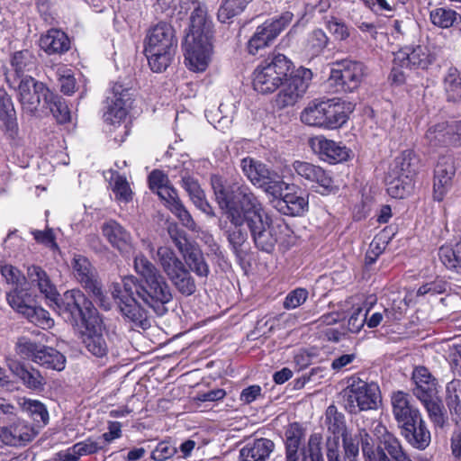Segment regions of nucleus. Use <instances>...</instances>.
Instances as JSON below:
<instances>
[{
	"mask_svg": "<svg viewBox=\"0 0 461 461\" xmlns=\"http://www.w3.org/2000/svg\"><path fill=\"white\" fill-rule=\"evenodd\" d=\"M435 58L426 46L418 45L413 48H405L395 54L394 63L401 67L427 69Z\"/></svg>",
	"mask_w": 461,
	"mask_h": 461,
	"instance_id": "15",
	"label": "nucleus"
},
{
	"mask_svg": "<svg viewBox=\"0 0 461 461\" xmlns=\"http://www.w3.org/2000/svg\"><path fill=\"white\" fill-rule=\"evenodd\" d=\"M341 403L350 414L377 409L381 402L379 386L353 375L347 381V386L340 393Z\"/></svg>",
	"mask_w": 461,
	"mask_h": 461,
	"instance_id": "5",
	"label": "nucleus"
},
{
	"mask_svg": "<svg viewBox=\"0 0 461 461\" xmlns=\"http://www.w3.org/2000/svg\"><path fill=\"white\" fill-rule=\"evenodd\" d=\"M28 277L31 284L38 287L46 300L50 302L59 299V294L56 286L51 283L47 273L40 267L32 266L28 267Z\"/></svg>",
	"mask_w": 461,
	"mask_h": 461,
	"instance_id": "31",
	"label": "nucleus"
},
{
	"mask_svg": "<svg viewBox=\"0 0 461 461\" xmlns=\"http://www.w3.org/2000/svg\"><path fill=\"white\" fill-rule=\"evenodd\" d=\"M176 245L184 259L194 260L201 258V251L188 243L186 240H176Z\"/></svg>",
	"mask_w": 461,
	"mask_h": 461,
	"instance_id": "62",
	"label": "nucleus"
},
{
	"mask_svg": "<svg viewBox=\"0 0 461 461\" xmlns=\"http://www.w3.org/2000/svg\"><path fill=\"white\" fill-rule=\"evenodd\" d=\"M308 298V291L304 288H296L291 291L285 298L283 306L286 310L295 309L302 305Z\"/></svg>",
	"mask_w": 461,
	"mask_h": 461,
	"instance_id": "53",
	"label": "nucleus"
},
{
	"mask_svg": "<svg viewBox=\"0 0 461 461\" xmlns=\"http://www.w3.org/2000/svg\"><path fill=\"white\" fill-rule=\"evenodd\" d=\"M343 447L345 450V457L349 461H357L359 454L358 440L348 437L347 435L342 437Z\"/></svg>",
	"mask_w": 461,
	"mask_h": 461,
	"instance_id": "63",
	"label": "nucleus"
},
{
	"mask_svg": "<svg viewBox=\"0 0 461 461\" xmlns=\"http://www.w3.org/2000/svg\"><path fill=\"white\" fill-rule=\"evenodd\" d=\"M36 432L27 421L17 419L9 426L0 428V440L5 445L19 447L32 441Z\"/></svg>",
	"mask_w": 461,
	"mask_h": 461,
	"instance_id": "16",
	"label": "nucleus"
},
{
	"mask_svg": "<svg viewBox=\"0 0 461 461\" xmlns=\"http://www.w3.org/2000/svg\"><path fill=\"white\" fill-rule=\"evenodd\" d=\"M294 14L285 12L278 17L266 21L258 26L255 33L248 42V51L256 55L259 50L267 47L280 32L292 22Z\"/></svg>",
	"mask_w": 461,
	"mask_h": 461,
	"instance_id": "8",
	"label": "nucleus"
},
{
	"mask_svg": "<svg viewBox=\"0 0 461 461\" xmlns=\"http://www.w3.org/2000/svg\"><path fill=\"white\" fill-rule=\"evenodd\" d=\"M425 140L432 148L450 146L447 135V122L430 126L426 131Z\"/></svg>",
	"mask_w": 461,
	"mask_h": 461,
	"instance_id": "41",
	"label": "nucleus"
},
{
	"mask_svg": "<svg viewBox=\"0 0 461 461\" xmlns=\"http://www.w3.org/2000/svg\"><path fill=\"white\" fill-rule=\"evenodd\" d=\"M443 85L447 101H461V72L454 68H449L444 77Z\"/></svg>",
	"mask_w": 461,
	"mask_h": 461,
	"instance_id": "40",
	"label": "nucleus"
},
{
	"mask_svg": "<svg viewBox=\"0 0 461 461\" xmlns=\"http://www.w3.org/2000/svg\"><path fill=\"white\" fill-rule=\"evenodd\" d=\"M50 302L72 324L77 325L81 322L84 325L90 318L99 315L93 303L77 289L67 291L61 298L59 295V299Z\"/></svg>",
	"mask_w": 461,
	"mask_h": 461,
	"instance_id": "6",
	"label": "nucleus"
},
{
	"mask_svg": "<svg viewBox=\"0 0 461 461\" xmlns=\"http://www.w3.org/2000/svg\"><path fill=\"white\" fill-rule=\"evenodd\" d=\"M325 426L329 432L333 437H343L346 434L347 426L345 416L342 412H339L335 405H330L325 412Z\"/></svg>",
	"mask_w": 461,
	"mask_h": 461,
	"instance_id": "39",
	"label": "nucleus"
},
{
	"mask_svg": "<svg viewBox=\"0 0 461 461\" xmlns=\"http://www.w3.org/2000/svg\"><path fill=\"white\" fill-rule=\"evenodd\" d=\"M1 274L5 279L14 285H20L24 280L23 274L15 267L10 264H4L0 267Z\"/></svg>",
	"mask_w": 461,
	"mask_h": 461,
	"instance_id": "61",
	"label": "nucleus"
},
{
	"mask_svg": "<svg viewBox=\"0 0 461 461\" xmlns=\"http://www.w3.org/2000/svg\"><path fill=\"white\" fill-rule=\"evenodd\" d=\"M312 187L315 192L323 195L335 193L338 190L330 174L325 171L322 167L318 170V174L312 182Z\"/></svg>",
	"mask_w": 461,
	"mask_h": 461,
	"instance_id": "47",
	"label": "nucleus"
},
{
	"mask_svg": "<svg viewBox=\"0 0 461 461\" xmlns=\"http://www.w3.org/2000/svg\"><path fill=\"white\" fill-rule=\"evenodd\" d=\"M385 183L387 193L393 198H403L412 188V179L394 173L390 169L385 177Z\"/></svg>",
	"mask_w": 461,
	"mask_h": 461,
	"instance_id": "35",
	"label": "nucleus"
},
{
	"mask_svg": "<svg viewBox=\"0 0 461 461\" xmlns=\"http://www.w3.org/2000/svg\"><path fill=\"white\" fill-rule=\"evenodd\" d=\"M185 64L194 72H203L209 64L212 49V40L185 39Z\"/></svg>",
	"mask_w": 461,
	"mask_h": 461,
	"instance_id": "12",
	"label": "nucleus"
},
{
	"mask_svg": "<svg viewBox=\"0 0 461 461\" xmlns=\"http://www.w3.org/2000/svg\"><path fill=\"white\" fill-rule=\"evenodd\" d=\"M32 234L38 243L42 244L51 249H58L56 238L52 229H47L45 230H35L32 231Z\"/></svg>",
	"mask_w": 461,
	"mask_h": 461,
	"instance_id": "59",
	"label": "nucleus"
},
{
	"mask_svg": "<svg viewBox=\"0 0 461 461\" xmlns=\"http://www.w3.org/2000/svg\"><path fill=\"white\" fill-rule=\"evenodd\" d=\"M360 440L362 445V453L365 457V461H378L379 459V454L381 452H384L381 447H377L376 449L374 448L373 444L371 443V437L366 433L364 432L363 434H360Z\"/></svg>",
	"mask_w": 461,
	"mask_h": 461,
	"instance_id": "54",
	"label": "nucleus"
},
{
	"mask_svg": "<svg viewBox=\"0 0 461 461\" xmlns=\"http://www.w3.org/2000/svg\"><path fill=\"white\" fill-rule=\"evenodd\" d=\"M211 185L216 200L225 209L230 222L228 240L235 255L244 257L242 245L248 239V230L258 249L271 252L278 240V233L289 232L283 221H273L259 199L245 185H230L220 176L211 177Z\"/></svg>",
	"mask_w": 461,
	"mask_h": 461,
	"instance_id": "1",
	"label": "nucleus"
},
{
	"mask_svg": "<svg viewBox=\"0 0 461 461\" xmlns=\"http://www.w3.org/2000/svg\"><path fill=\"white\" fill-rule=\"evenodd\" d=\"M419 163L416 154L411 149H406L395 158L390 170L412 179L418 171Z\"/></svg>",
	"mask_w": 461,
	"mask_h": 461,
	"instance_id": "32",
	"label": "nucleus"
},
{
	"mask_svg": "<svg viewBox=\"0 0 461 461\" xmlns=\"http://www.w3.org/2000/svg\"><path fill=\"white\" fill-rule=\"evenodd\" d=\"M43 108L49 109L59 123H65L70 120V113L63 99L52 92L45 102Z\"/></svg>",
	"mask_w": 461,
	"mask_h": 461,
	"instance_id": "42",
	"label": "nucleus"
},
{
	"mask_svg": "<svg viewBox=\"0 0 461 461\" xmlns=\"http://www.w3.org/2000/svg\"><path fill=\"white\" fill-rule=\"evenodd\" d=\"M42 346L43 345L36 343L28 338L23 337L17 340L15 350L16 353L22 357L31 359L35 363V359L38 357Z\"/></svg>",
	"mask_w": 461,
	"mask_h": 461,
	"instance_id": "49",
	"label": "nucleus"
},
{
	"mask_svg": "<svg viewBox=\"0 0 461 461\" xmlns=\"http://www.w3.org/2000/svg\"><path fill=\"white\" fill-rule=\"evenodd\" d=\"M73 271L77 281L102 301L104 295L97 279V273L90 261H73Z\"/></svg>",
	"mask_w": 461,
	"mask_h": 461,
	"instance_id": "20",
	"label": "nucleus"
},
{
	"mask_svg": "<svg viewBox=\"0 0 461 461\" xmlns=\"http://www.w3.org/2000/svg\"><path fill=\"white\" fill-rule=\"evenodd\" d=\"M240 167L254 185L262 188L271 196L280 194L284 188L289 189V185L285 183L276 171L269 169L260 161L245 158L241 160Z\"/></svg>",
	"mask_w": 461,
	"mask_h": 461,
	"instance_id": "7",
	"label": "nucleus"
},
{
	"mask_svg": "<svg viewBox=\"0 0 461 461\" xmlns=\"http://www.w3.org/2000/svg\"><path fill=\"white\" fill-rule=\"evenodd\" d=\"M102 231L108 241L120 251H127L131 248V234L116 221L104 222Z\"/></svg>",
	"mask_w": 461,
	"mask_h": 461,
	"instance_id": "30",
	"label": "nucleus"
},
{
	"mask_svg": "<svg viewBox=\"0 0 461 461\" xmlns=\"http://www.w3.org/2000/svg\"><path fill=\"white\" fill-rule=\"evenodd\" d=\"M456 174V167L450 157L441 158L434 171L433 197L440 202L452 185V179Z\"/></svg>",
	"mask_w": 461,
	"mask_h": 461,
	"instance_id": "17",
	"label": "nucleus"
},
{
	"mask_svg": "<svg viewBox=\"0 0 461 461\" xmlns=\"http://www.w3.org/2000/svg\"><path fill=\"white\" fill-rule=\"evenodd\" d=\"M420 402L424 405L431 421L436 426L442 427L445 423V410L438 395H434Z\"/></svg>",
	"mask_w": 461,
	"mask_h": 461,
	"instance_id": "43",
	"label": "nucleus"
},
{
	"mask_svg": "<svg viewBox=\"0 0 461 461\" xmlns=\"http://www.w3.org/2000/svg\"><path fill=\"white\" fill-rule=\"evenodd\" d=\"M329 38L321 29L312 31L307 40L308 50L312 55H319L328 45Z\"/></svg>",
	"mask_w": 461,
	"mask_h": 461,
	"instance_id": "51",
	"label": "nucleus"
},
{
	"mask_svg": "<svg viewBox=\"0 0 461 461\" xmlns=\"http://www.w3.org/2000/svg\"><path fill=\"white\" fill-rule=\"evenodd\" d=\"M292 61L283 54L268 56L254 70L253 86L261 94H272L280 89L274 99L278 109L294 105L306 93L312 73L300 68L290 73Z\"/></svg>",
	"mask_w": 461,
	"mask_h": 461,
	"instance_id": "3",
	"label": "nucleus"
},
{
	"mask_svg": "<svg viewBox=\"0 0 461 461\" xmlns=\"http://www.w3.org/2000/svg\"><path fill=\"white\" fill-rule=\"evenodd\" d=\"M375 430L381 445L384 447L382 449L386 451L393 461H412L404 451L400 440L388 432L384 426L378 424Z\"/></svg>",
	"mask_w": 461,
	"mask_h": 461,
	"instance_id": "29",
	"label": "nucleus"
},
{
	"mask_svg": "<svg viewBox=\"0 0 461 461\" xmlns=\"http://www.w3.org/2000/svg\"><path fill=\"white\" fill-rule=\"evenodd\" d=\"M133 264L140 280L125 278L122 285L113 284L111 293L123 318L132 326L145 329L149 325L145 306L162 315L167 312L165 304L173 296L160 270L152 261H133Z\"/></svg>",
	"mask_w": 461,
	"mask_h": 461,
	"instance_id": "2",
	"label": "nucleus"
},
{
	"mask_svg": "<svg viewBox=\"0 0 461 461\" xmlns=\"http://www.w3.org/2000/svg\"><path fill=\"white\" fill-rule=\"evenodd\" d=\"M40 47L49 55H60L70 49V41L61 30L50 29L41 35Z\"/></svg>",
	"mask_w": 461,
	"mask_h": 461,
	"instance_id": "28",
	"label": "nucleus"
},
{
	"mask_svg": "<svg viewBox=\"0 0 461 461\" xmlns=\"http://www.w3.org/2000/svg\"><path fill=\"white\" fill-rule=\"evenodd\" d=\"M429 17L434 25L440 28H449L456 22L457 14L452 9L439 7L432 10Z\"/></svg>",
	"mask_w": 461,
	"mask_h": 461,
	"instance_id": "48",
	"label": "nucleus"
},
{
	"mask_svg": "<svg viewBox=\"0 0 461 461\" xmlns=\"http://www.w3.org/2000/svg\"><path fill=\"white\" fill-rule=\"evenodd\" d=\"M182 186L187 192V194L190 196V199L199 210H201L203 212L208 215H214L212 208L205 200L204 193L202 190L197 180L191 176H183Z\"/></svg>",
	"mask_w": 461,
	"mask_h": 461,
	"instance_id": "33",
	"label": "nucleus"
},
{
	"mask_svg": "<svg viewBox=\"0 0 461 461\" xmlns=\"http://www.w3.org/2000/svg\"><path fill=\"white\" fill-rule=\"evenodd\" d=\"M157 194L164 201L166 207L177 217L185 227L191 230H197L196 223L181 202L174 187L168 185L164 188H160V190L157 192Z\"/></svg>",
	"mask_w": 461,
	"mask_h": 461,
	"instance_id": "18",
	"label": "nucleus"
},
{
	"mask_svg": "<svg viewBox=\"0 0 461 461\" xmlns=\"http://www.w3.org/2000/svg\"><path fill=\"white\" fill-rule=\"evenodd\" d=\"M391 403L394 418L401 426L413 421V419H418L420 415V411L411 404L409 394L402 391L393 393Z\"/></svg>",
	"mask_w": 461,
	"mask_h": 461,
	"instance_id": "24",
	"label": "nucleus"
},
{
	"mask_svg": "<svg viewBox=\"0 0 461 461\" xmlns=\"http://www.w3.org/2000/svg\"><path fill=\"white\" fill-rule=\"evenodd\" d=\"M50 94L45 84L30 76L23 77L18 85L19 100L30 113L37 111L41 104L43 106Z\"/></svg>",
	"mask_w": 461,
	"mask_h": 461,
	"instance_id": "10",
	"label": "nucleus"
},
{
	"mask_svg": "<svg viewBox=\"0 0 461 461\" xmlns=\"http://www.w3.org/2000/svg\"><path fill=\"white\" fill-rule=\"evenodd\" d=\"M212 39V23L207 18L206 10L198 4L190 17L189 32L185 39Z\"/></svg>",
	"mask_w": 461,
	"mask_h": 461,
	"instance_id": "22",
	"label": "nucleus"
},
{
	"mask_svg": "<svg viewBox=\"0 0 461 461\" xmlns=\"http://www.w3.org/2000/svg\"><path fill=\"white\" fill-rule=\"evenodd\" d=\"M338 68H331L329 80L341 91L352 93L357 90L366 75L362 62L341 60L336 63Z\"/></svg>",
	"mask_w": 461,
	"mask_h": 461,
	"instance_id": "9",
	"label": "nucleus"
},
{
	"mask_svg": "<svg viewBox=\"0 0 461 461\" xmlns=\"http://www.w3.org/2000/svg\"><path fill=\"white\" fill-rule=\"evenodd\" d=\"M270 201L280 213L288 216H302L309 208L308 195L302 192L285 193L283 191Z\"/></svg>",
	"mask_w": 461,
	"mask_h": 461,
	"instance_id": "14",
	"label": "nucleus"
},
{
	"mask_svg": "<svg viewBox=\"0 0 461 461\" xmlns=\"http://www.w3.org/2000/svg\"><path fill=\"white\" fill-rule=\"evenodd\" d=\"M368 311L369 308L364 312L362 307L354 310L348 321V329L350 332L357 333L360 331L366 321Z\"/></svg>",
	"mask_w": 461,
	"mask_h": 461,
	"instance_id": "55",
	"label": "nucleus"
},
{
	"mask_svg": "<svg viewBox=\"0 0 461 461\" xmlns=\"http://www.w3.org/2000/svg\"><path fill=\"white\" fill-rule=\"evenodd\" d=\"M401 427L403 436L412 447L418 449H425L429 446L430 432L420 415L418 416V419H413V421H409Z\"/></svg>",
	"mask_w": 461,
	"mask_h": 461,
	"instance_id": "23",
	"label": "nucleus"
},
{
	"mask_svg": "<svg viewBox=\"0 0 461 461\" xmlns=\"http://www.w3.org/2000/svg\"><path fill=\"white\" fill-rule=\"evenodd\" d=\"M322 437L319 433H313L308 439L307 446L302 449L303 460L315 456L321 451Z\"/></svg>",
	"mask_w": 461,
	"mask_h": 461,
	"instance_id": "57",
	"label": "nucleus"
},
{
	"mask_svg": "<svg viewBox=\"0 0 461 461\" xmlns=\"http://www.w3.org/2000/svg\"><path fill=\"white\" fill-rule=\"evenodd\" d=\"M83 326L81 339L85 348L96 357H105L108 353V344L104 334V328L100 315L90 318Z\"/></svg>",
	"mask_w": 461,
	"mask_h": 461,
	"instance_id": "11",
	"label": "nucleus"
},
{
	"mask_svg": "<svg viewBox=\"0 0 461 461\" xmlns=\"http://www.w3.org/2000/svg\"><path fill=\"white\" fill-rule=\"evenodd\" d=\"M25 407L33 416L34 420L47 423L49 413L43 403L39 401L31 400L25 402Z\"/></svg>",
	"mask_w": 461,
	"mask_h": 461,
	"instance_id": "60",
	"label": "nucleus"
},
{
	"mask_svg": "<svg viewBox=\"0 0 461 461\" xmlns=\"http://www.w3.org/2000/svg\"><path fill=\"white\" fill-rule=\"evenodd\" d=\"M325 100H313L301 113V121L309 126L322 127L325 121Z\"/></svg>",
	"mask_w": 461,
	"mask_h": 461,
	"instance_id": "36",
	"label": "nucleus"
},
{
	"mask_svg": "<svg viewBox=\"0 0 461 461\" xmlns=\"http://www.w3.org/2000/svg\"><path fill=\"white\" fill-rule=\"evenodd\" d=\"M275 449V443L265 438L247 443L240 451V461H266Z\"/></svg>",
	"mask_w": 461,
	"mask_h": 461,
	"instance_id": "26",
	"label": "nucleus"
},
{
	"mask_svg": "<svg viewBox=\"0 0 461 461\" xmlns=\"http://www.w3.org/2000/svg\"><path fill=\"white\" fill-rule=\"evenodd\" d=\"M412 393L420 401L438 394L436 379L428 368L416 367L412 373Z\"/></svg>",
	"mask_w": 461,
	"mask_h": 461,
	"instance_id": "21",
	"label": "nucleus"
},
{
	"mask_svg": "<svg viewBox=\"0 0 461 461\" xmlns=\"http://www.w3.org/2000/svg\"><path fill=\"white\" fill-rule=\"evenodd\" d=\"M162 267L177 291L190 296L196 291V285L183 261H163Z\"/></svg>",
	"mask_w": 461,
	"mask_h": 461,
	"instance_id": "13",
	"label": "nucleus"
},
{
	"mask_svg": "<svg viewBox=\"0 0 461 461\" xmlns=\"http://www.w3.org/2000/svg\"><path fill=\"white\" fill-rule=\"evenodd\" d=\"M312 149L322 159L329 163H340L349 158L350 150L344 145L324 138H316L312 141Z\"/></svg>",
	"mask_w": 461,
	"mask_h": 461,
	"instance_id": "19",
	"label": "nucleus"
},
{
	"mask_svg": "<svg viewBox=\"0 0 461 461\" xmlns=\"http://www.w3.org/2000/svg\"><path fill=\"white\" fill-rule=\"evenodd\" d=\"M176 452V448L169 442H159L151 453V458L155 461H165L172 457Z\"/></svg>",
	"mask_w": 461,
	"mask_h": 461,
	"instance_id": "58",
	"label": "nucleus"
},
{
	"mask_svg": "<svg viewBox=\"0 0 461 461\" xmlns=\"http://www.w3.org/2000/svg\"><path fill=\"white\" fill-rule=\"evenodd\" d=\"M35 363L45 368L62 371L66 366V357L57 349L42 346Z\"/></svg>",
	"mask_w": 461,
	"mask_h": 461,
	"instance_id": "37",
	"label": "nucleus"
},
{
	"mask_svg": "<svg viewBox=\"0 0 461 461\" xmlns=\"http://www.w3.org/2000/svg\"><path fill=\"white\" fill-rule=\"evenodd\" d=\"M325 121L323 128L337 129L342 126L348 120L344 104L335 102L334 99L325 100Z\"/></svg>",
	"mask_w": 461,
	"mask_h": 461,
	"instance_id": "34",
	"label": "nucleus"
},
{
	"mask_svg": "<svg viewBox=\"0 0 461 461\" xmlns=\"http://www.w3.org/2000/svg\"><path fill=\"white\" fill-rule=\"evenodd\" d=\"M11 68L5 72L6 82L12 86L16 78H23L26 71H31L35 65V57L27 50L14 53Z\"/></svg>",
	"mask_w": 461,
	"mask_h": 461,
	"instance_id": "27",
	"label": "nucleus"
},
{
	"mask_svg": "<svg viewBox=\"0 0 461 461\" xmlns=\"http://www.w3.org/2000/svg\"><path fill=\"white\" fill-rule=\"evenodd\" d=\"M447 405L451 412L456 416V422L461 421V381L453 380L447 384Z\"/></svg>",
	"mask_w": 461,
	"mask_h": 461,
	"instance_id": "44",
	"label": "nucleus"
},
{
	"mask_svg": "<svg viewBox=\"0 0 461 461\" xmlns=\"http://www.w3.org/2000/svg\"><path fill=\"white\" fill-rule=\"evenodd\" d=\"M6 300L11 308L23 316L33 303L32 294L26 289L18 287L6 294Z\"/></svg>",
	"mask_w": 461,
	"mask_h": 461,
	"instance_id": "38",
	"label": "nucleus"
},
{
	"mask_svg": "<svg viewBox=\"0 0 461 461\" xmlns=\"http://www.w3.org/2000/svg\"><path fill=\"white\" fill-rule=\"evenodd\" d=\"M9 370L18 377L29 389L41 390L45 384V379L39 370L31 367L27 368L23 364L14 359H8Z\"/></svg>",
	"mask_w": 461,
	"mask_h": 461,
	"instance_id": "25",
	"label": "nucleus"
},
{
	"mask_svg": "<svg viewBox=\"0 0 461 461\" xmlns=\"http://www.w3.org/2000/svg\"><path fill=\"white\" fill-rule=\"evenodd\" d=\"M177 47L173 27L167 23H158L149 29L145 39V55L150 68L162 72L171 64Z\"/></svg>",
	"mask_w": 461,
	"mask_h": 461,
	"instance_id": "4",
	"label": "nucleus"
},
{
	"mask_svg": "<svg viewBox=\"0 0 461 461\" xmlns=\"http://www.w3.org/2000/svg\"><path fill=\"white\" fill-rule=\"evenodd\" d=\"M127 104L113 99L107 101V110L104 113V122L112 125L120 124L127 115Z\"/></svg>",
	"mask_w": 461,
	"mask_h": 461,
	"instance_id": "46",
	"label": "nucleus"
},
{
	"mask_svg": "<svg viewBox=\"0 0 461 461\" xmlns=\"http://www.w3.org/2000/svg\"><path fill=\"white\" fill-rule=\"evenodd\" d=\"M450 146H461V121L447 122Z\"/></svg>",
	"mask_w": 461,
	"mask_h": 461,
	"instance_id": "64",
	"label": "nucleus"
},
{
	"mask_svg": "<svg viewBox=\"0 0 461 461\" xmlns=\"http://www.w3.org/2000/svg\"><path fill=\"white\" fill-rule=\"evenodd\" d=\"M23 316L30 322L42 329H50L54 324V321L50 318V313L41 307L32 305V307Z\"/></svg>",
	"mask_w": 461,
	"mask_h": 461,
	"instance_id": "50",
	"label": "nucleus"
},
{
	"mask_svg": "<svg viewBox=\"0 0 461 461\" xmlns=\"http://www.w3.org/2000/svg\"><path fill=\"white\" fill-rule=\"evenodd\" d=\"M113 191L119 201L128 203L131 200L132 193L131 187L126 178L122 176L117 175L115 176Z\"/></svg>",
	"mask_w": 461,
	"mask_h": 461,
	"instance_id": "52",
	"label": "nucleus"
},
{
	"mask_svg": "<svg viewBox=\"0 0 461 461\" xmlns=\"http://www.w3.org/2000/svg\"><path fill=\"white\" fill-rule=\"evenodd\" d=\"M252 0H224L218 10V20L226 23L229 19L243 12Z\"/></svg>",
	"mask_w": 461,
	"mask_h": 461,
	"instance_id": "45",
	"label": "nucleus"
},
{
	"mask_svg": "<svg viewBox=\"0 0 461 461\" xmlns=\"http://www.w3.org/2000/svg\"><path fill=\"white\" fill-rule=\"evenodd\" d=\"M326 26L336 40L343 41L349 36V31L347 25L335 17H330V19L326 22Z\"/></svg>",
	"mask_w": 461,
	"mask_h": 461,
	"instance_id": "56",
	"label": "nucleus"
}]
</instances>
